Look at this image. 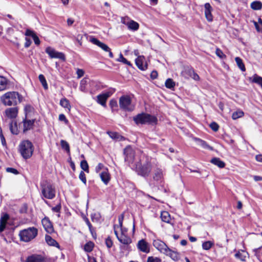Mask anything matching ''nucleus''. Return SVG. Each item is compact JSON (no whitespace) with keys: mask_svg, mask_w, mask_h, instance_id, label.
<instances>
[{"mask_svg":"<svg viewBox=\"0 0 262 262\" xmlns=\"http://www.w3.org/2000/svg\"><path fill=\"white\" fill-rule=\"evenodd\" d=\"M35 34V33L30 29H27L25 32V35L27 36H31L32 37Z\"/></svg>","mask_w":262,"mask_h":262,"instance_id":"0e129e2a","label":"nucleus"},{"mask_svg":"<svg viewBox=\"0 0 262 262\" xmlns=\"http://www.w3.org/2000/svg\"><path fill=\"white\" fill-rule=\"evenodd\" d=\"M119 103L120 107L125 111L130 112L134 109V105L132 103L131 98L128 95L122 96L119 98Z\"/></svg>","mask_w":262,"mask_h":262,"instance_id":"39448f33","label":"nucleus"},{"mask_svg":"<svg viewBox=\"0 0 262 262\" xmlns=\"http://www.w3.org/2000/svg\"><path fill=\"white\" fill-rule=\"evenodd\" d=\"M25 111L26 116L34 111V108L30 105H27L25 107Z\"/></svg>","mask_w":262,"mask_h":262,"instance_id":"8fccbe9b","label":"nucleus"},{"mask_svg":"<svg viewBox=\"0 0 262 262\" xmlns=\"http://www.w3.org/2000/svg\"><path fill=\"white\" fill-rule=\"evenodd\" d=\"M235 257L237 258V259H239L242 261H244L245 260V258H246V256L244 255L242 253H241L239 251H238V252H237L235 254Z\"/></svg>","mask_w":262,"mask_h":262,"instance_id":"6e6d98bb","label":"nucleus"},{"mask_svg":"<svg viewBox=\"0 0 262 262\" xmlns=\"http://www.w3.org/2000/svg\"><path fill=\"white\" fill-rule=\"evenodd\" d=\"M90 41L93 44L98 46L102 50H103L105 52H108L109 54V57L110 58L113 57V54L111 52V49L108 47V46L99 41L98 39L95 37H91L90 38Z\"/></svg>","mask_w":262,"mask_h":262,"instance_id":"6e6552de","label":"nucleus"},{"mask_svg":"<svg viewBox=\"0 0 262 262\" xmlns=\"http://www.w3.org/2000/svg\"><path fill=\"white\" fill-rule=\"evenodd\" d=\"M235 60L237 66L238 67V68L242 71H243V72L245 71L246 69H245V65L243 62L242 59L238 57H236L235 58Z\"/></svg>","mask_w":262,"mask_h":262,"instance_id":"72a5a7b5","label":"nucleus"},{"mask_svg":"<svg viewBox=\"0 0 262 262\" xmlns=\"http://www.w3.org/2000/svg\"><path fill=\"white\" fill-rule=\"evenodd\" d=\"M163 172L160 169H157L154 172L153 178L157 181H161L163 178Z\"/></svg>","mask_w":262,"mask_h":262,"instance_id":"c85d7f7f","label":"nucleus"},{"mask_svg":"<svg viewBox=\"0 0 262 262\" xmlns=\"http://www.w3.org/2000/svg\"><path fill=\"white\" fill-rule=\"evenodd\" d=\"M136 64L137 66L141 70H145L147 68V64L146 63L144 65L143 62V58L142 57H138L136 59Z\"/></svg>","mask_w":262,"mask_h":262,"instance_id":"a878e982","label":"nucleus"},{"mask_svg":"<svg viewBox=\"0 0 262 262\" xmlns=\"http://www.w3.org/2000/svg\"><path fill=\"white\" fill-rule=\"evenodd\" d=\"M205 8V15L206 19L208 21H212L213 20V16L211 14L212 8L210 4L208 3H206L204 5Z\"/></svg>","mask_w":262,"mask_h":262,"instance_id":"4468645a","label":"nucleus"},{"mask_svg":"<svg viewBox=\"0 0 262 262\" xmlns=\"http://www.w3.org/2000/svg\"><path fill=\"white\" fill-rule=\"evenodd\" d=\"M134 121L137 124H143L147 122V114L141 113L137 115L133 118Z\"/></svg>","mask_w":262,"mask_h":262,"instance_id":"f8f14e48","label":"nucleus"},{"mask_svg":"<svg viewBox=\"0 0 262 262\" xmlns=\"http://www.w3.org/2000/svg\"><path fill=\"white\" fill-rule=\"evenodd\" d=\"M253 251L257 257L259 258L261 254H262V247L253 249Z\"/></svg>","mask_w":262,"mask_h":262,"instance_id":"864d4df0","label":"nucleus"},{"mask_svg":"<svg viewBox=\"0 0 262 262\" xmlns=\"http://www.w3.org/2000/svg\"><path fill=\"white\" fill-rule=\"evenodd\" d=\"M107 134L113 139L116 140L118 141H123L125 140V138L124 137L120 135L119 133L117 132L108 131L107 132Z\"/></svg>","mask_w":262,"mask_h":262,"instance_id":"4be33fe9","label":"nucleus"},{"mask_svg":"<svg viewBox=\"0 0 262 262\" xmlns=\"http://www.w3.org/2000/svg\"><path fill=\"white\" fill-rule=\"evenodd\" d=\"M127 27L130 30L136 31L139 28V24L137 22L131 20L129 23Z\"/></svg>","mask_w":262,"mask_h":262,"instance_id":"c9c22d12","label":"nucleus"},{"mask_svg":"<svg viewBox=\"0 0 262 262\" xmlns=\"http://www.w3.org/2000/svg\"><path fill=\"white\" fill-rule=\"evenodd\" d=\"M112 92H107L97 96V102L101 105L105 106L106 105V101L107 99L111 96Z\"/></svg>","mask_w":262,"mask_h":262,"instance_id":"9b49d317","label":"nucleus"},{"mask_svg":"<svg viewBox=\"0 0 262 262\" xmlns=\"http://www.w3.org/2000/svg\"><path fill=\"white\" fill-rule=\"evenodd\" d=\"M79 179L84 184H86V179L84 172L83 171H81L79 175Z\"/></svg>","mask_w":262,"mask_h":262,"instance_id":"603ef678","label":"nucleus"},{"mask_svg":"<svg viewBox=\"0 0 262 262\" xmlns=\"http://www.w3.org/2000/svg\"><path fill=\"white\" fill-rule=\"evenodd\" d=\"M104 165L101 163H99L95 168V171L96 173H99L101 169L104 168Z\"/></svg>","mask_w":262,"mask_h":262,"instance_id":"e2e57ef3","label":"nucleus"},{"mask_svg":"<svg viewBox=\"0 0 262 262\" xmlns=\"http://www.w3.org/2000/svg\"><path fill=\"white\" fill-rule=\"evenodd\" d=\"M5 113L6 116L10 118H15L18 113L17 107H11L6 110Z\"/></svg>","mask_w":262,"mask_h":262,"instance_id":"6ab92c4d","label":"nucleus"},{"mask_svg":"<svg viewBox=\"0 0 262 262\" xmlns=\"http://www.w3.org/2000/svg\"><path fill=\"white\" fill-rule=\"evenodd\" d=\"M110 105L112 108V112L117 110L118 103L116 100H111L110 102Z\"/></svg>","mask_w":262,"mask_h":262,"instance_id":"de8ad7c7","label":"nucleus"},{"mask_svg":"<svg viewBox=\"0 0 262 262\" xmlns=\"http://www.w3.org/2000/svg\"><path fill=\"white\" fill-rule=\"evenodd\" d=\"M46 52L51 58H58L62 61L66 60L65 55L63 53L57 52L51 47H47L46 49Z\"/></svg>","mask_w":262,"mask_h":262,"instance_id":"423d86ee","label":"nucleus"},{"mask_svg":"<svg viewBox=\"0 0 262 262\" xmlns=\"http://www.w3.org/2000/svg\"><path fill=\"white\" fill-rule=\"evenodd\" d=\"M163 253L170 256L174 260H177L179 259L178 253L176 252L172 251L168 247L166 249Z\"/></svg>","mask_w":262,"mask_h":262,"instance_id":"412c9836","label":"nucleus"},{"mask_svg":"<svg viewBox=\"0 0 262 262\" xmlns=\"http://www.w3.org/2000/svg\"><path fill=\"white\" fill-rule=\"evenodd\" d=\"M41 223L43 226L45 230L49 233H52L54 232V228L52 223L50 221L49 219L47 217H44Z\"/></svg>","mask_w":262,"mask_h":262,"instance_id":"9d476101","label":"nucleus"},{"mask_svg":"<svg viewBox=\"0 0 262 262\" xmlns=\"http://www.w3.org/2000/svg\"><path fill=\"white\" fill-rule=\"evenodd\" d=\"M153 245L156 249L162 253H164L168 248V246L163 242L159 239L154 240L153 241Z\"/></svg>","mask_w":262,"mask_h":262,"instance_id":"ddd939ff","label":"nucleus"},{"mask_svg":"<svg viewBox=\"0 0 262 262\" xmlns=\"http://www.w3.org/2000/svg\"><path fill=\"white\" fill-rule=\"evenodd\" d=\"M210 127L214 132H217L219 128V125L216 122H213L210 123Z\"/></svg>","mask_w":262,"mask_h":262,"instance_id":"5fc2aeb1","label":"nucleus"},{"mask_svg":"<svg viewBox=\"0 0 262 262\" xmlns=\"http://www.w3.org/2000/svg\"><path fill=\"white\" fill-rule=\"evenodd\" d=\"M181 75L186 79L191 77L195 80H199L200 79L199 76L191 67H187L185 68L184 70L182 71Z\"/></svg>","mask_w":262,"mask_h":262,"instance_id":"0eeeda50","label":"nucleus"},{"mask_svg":"<svg viewBox=\"0 0 262 262\" xmlns=\"http://www.w3.org/2000/svg\"><path fill=\"white\" fill-rule=\"evenodd\" d=\"M251 7L253 10H260L262 8V3L259 1H254L251 4Z\"/></svg>","mask_w":262,"mask_h":262,"instance_id":"f704fd0d","label":"nucleus"},{"mask_svg":"<svg viewBox=\"0 0 262 262\" xmlns=\"http://www.w3.org/2000/svg\"><path fill=\"white\" fill-rule=\"evenodd\" d=\"M87 84V79L86 78L82 79L80 83L79 89L82 92H85L86 88V85Z\"/></svg>","mask_w":262,"mask_h":262,"instance_id":"a19ab883","label":"nucleus"},{"mask_svg":"<svg viewBox=\"0 0 262 262\" xmlns=\"http://www.w3.org/2000/svg\"><path fill=\"white\" fill-rule=\"evenodd\" d=\"M60 144L63 149H64L68 152H70V146L66 141L61 140L60 141Z\"/></svg>","mask_w":262,"mask_h":262,"instance_id":"a18cd8bd","label":"nucleus"},{"mask_svg":"<svg viewBox=\"0 0 262 262\" xmlns=\"http://www.w3.org/2000/svg\"><path fill=\"white\" fill-rule=\"evenodd\" d=\"M35 120H28L26 118L23 120V132L25 133L33 128Z\"/></svg>","mask_w":262,"mask_h":262,"instance_id":"f3484780","label":"nucleus"},{"mask_svg":"<svg viewBox=\"0 0 262 262\" xmlns=\"http://www.w3.org/2000/svg\"><path fill=\"white\" fill-rule=\"evenodd\" d=\"M7 85V79L5 77L0 76V91L6 90Z\"/></svg>","mask_w":262,"mask_h":262,"instance_id":"c756f323","label":"nucleus"},{"mask_svg":"<svg viewBox=\"0 0 262 262\" xmlns=\"http://www.w3.org/2000/svg\"><path fill=\"white\" fill-rule=\"evenodd\" d=\"M41 193L40 196L45 202L47 201L45 199L52 200L56 195V189L54 185L48 181H43L40 183Z\"/></svg>","mask_w":262,"mask_h":262,"instance_id":"f257e3e1","label":"nucleus"},{"mask_svg":"<svg viewBox=\"0 0 262 262\" xmlns=\"http://www.w3.org/2000/svg\"><path fill=\"white\" fill-rule=\"evenodd\" d=\"M9 128L13 134L17 135L18 134V130L16 122H13V121H11V122L9 123Z\"/></svg>","mask_w":262,"mask_h":262,"instance_id":"473e14b6","label":"nucleus"},{"mask_svg":"<svg viewBox=\"0 0 262 262\" xmlns=\"http://www.w3.org/2000/svg\"><path fill=\"white\" fill-rule=\"evenodd\" d=\"M161 259L158 257H148V262H160Z\"/></svg>","mask_w":262,"mask_h":262,"instance_id":"338daca9","label":"nucleus"},{"mask_svg":"<svg viewBox=\"0 0 262 262\" xmlns=\"http://www.w3.org/2000/svg\"><path fill=\"white\" fill-rule=\"evenodd\" d=\"M9 219L8 213L3 214L0 219V233L2 232L6 228L7 223Z\"/></svg>","mask_w":262,"mask_h":262,"instance_id":"dca6fc26","label":"nucleus"},{"mask_svg":"<svg viewBox=\"0 0 262 262\" xmlns=\"http://www.w3.org/2000/svg\"><path fill=\"white\" fill-rule=\"evenodd\" d=\"M136 169L138 173L143 177H146L147 173L146 167L142 166L141 164H138L136 165Z\"/></svg>","mask_w":262,"mask_h":262,"instance_id":"393cba45","label":"nucleus"},{"mask_svg":"<svg viewBox=\"0 0 262 262\" xmlns=\"http://www.w3.org/2000/svg\"><path fill=\"white\" fill-rule=\"evenodd\" d=\"M252 82L259 84L262 88V77L255 74L253 76Z\"/></svg>","mask_w":262,"mask_h":262,"instance_id":"79ce46f5","label":"nucleus"},{"mask_svg":"<svg viewBox=\"0 0 262 262\" xmlns=\"http://www.w3.org/2000/svg\"><path fill=\"white\" fill-rule=\"evenodd\" d=\"M113 241H112L110 236L106 238L105 244L108 248H111L113 246Z\"/></svg>","mask_w":262,"mask_h":262,"instance_id":"13d9d810","label":"nucleus"},{"mask_svg":"<svg viewBox=\"0 0 262 262\" xmlns=\"http://www.w3.org/2000/svg\"><path fill=\"white\" fill-rule=\"evenodd\" d=\"M118 241L124 245H128L132 242V239L126 234H121L118 237Z\"/></svg>","mask_w":262,"mask_h":262,"instance_id":"b1692460","label":"nucleus"},{"mask_svg":"<svg viewBox=\"0 0 262 262\" xmlns=\"http://www.w3.org/2000/svg\"><path fill=\"white\" fill-rule=\"evenodd\" d=\"M118 60L119 61L122 62L127 65L131 66L130 62L128 61L126 58H125L121 53L120 54L119 58Z\"/></svg>","mask_w":262,"mask_h":262,"instance_id":"3c124183","label":"nucleus"},{"mask_svg":"<svg viewBox=\"0 0 262 262\" xmlns=\"http://www.w3.org/2000/svg\"><path fill=\"white\" fill-rule=\"evenodd\" d=\"M76 73L77 74V78H80L83 76L84 72L83 70L78 69Z\"/></svg>","mask_w":262,"mask_h":262,"instance_id":"69168bd1","label":"nucleus"},{"mask_svg":"<svg viewBox=\"0 0 262 262\" xmlns=\"http://www.w3.org/2000/svg\"><path fill=\"white\" fill-rule=\"evenodd\" d=\"M213 245V243L211 241L204 242L202 244V248L204 250H208Z\"/></svg>","mask_w":262,"mask_h":262,"instance_id":"c03bdc74","label":"nucleus"},{"mask_svg":"<svg viewBox=\"0 0 262 262\" xmlns=\"http://www.w3.org/2000/svg\"><path fill=\"white\" fill-rule=\"evenodd\" d=\"M23 97L17 92H8L1 97V100L5 105H16L22 102Z\"/></svg>","mask_w":262,"mask_h":262,"instance_id":"f03ea898","label":"nucleus"},{"mask_svg":"<svg viewBox=\"0 0 262 262\" xmlns=\"http://www.w3.org/2000/svg\"><path fill=\"white\" fill-rule=\"evenodd\" d=\"M124 217V213H123L121 215H120L118 217V222H119V225L118 226L122 227L123 226V221Z\"/></svg>","mask_w":262,"mask_h":262,"instance_id":"052dcab7","label":"nucleus"},{"mask_svg":"<svg viewBox=\"0 0 262 262\" xmlns=\"http://www.w3.org/2000/svg\"><path fill=\"white\" fill-rule=\"evenodd\" d=\"M80 167L84 171L89 172V165L86 160H82L80 163Z\"/></svg>","mask_w":262,"mask_h":262,"instance_id":"49530a36","label":"nucleus"},{"mask_svg":"<svg viewBox=\"0 0 262 262\" xmlns=\"http://www.w3.org/2000/svg\"><path fill=\"white\" fill-rule=\"evenodd\" d=\"M158 74L157 71H152L150 75L151 79H155L157 78Z\"/></svg>","mask_w":262,"mask_h":262,"instance_id":"774afa93","label":"nucleus"},{"mask_svg":"<svg viewBox=\"0 0 262 262\" xmlns=\"http://www.w3.org/2000/svg\"><path fill=\"white\" fill-rule=\"evenodd\" d=\"M60 105L68 109L69 111L71 110V106L69 101L66 98H62L60 101Z\"/></svg>","mask_w":262,"mask_h":262,"instance_id":"7c9ffc66","label":"nucleus"},{"mask_svg":"<svg viewBox=\"0 0 262 262\" xmlns=\"http://www.w3.org/2000/svg\"><path fill=\"white\" fill-rule=\"evenodd\" d=\"M18 150L24 159H28L33 155L34 146L31 141L24 140L20 143Z\"/></svg>","mask_w":262,"mask_h":262,"instance_id":"7ed1b4c3","label":"nucleus"},{"mask_svg":"<svg viewBox=\"0 0 262 262\" xmlns=\"http://www.w3.org/2000/svg\"><path fill=\"white\" fill-rule=\"evenodd\" d=\"M137 247L140 251L147 252V244L144 239H141L138 242Z\"/></svg>","mask_w":262,"mask_h":262,"instance_id":"5701e85b","label":"nucleus"},{"mask_svg":"<svg viewBox=\"0 0 262 262\" xmlns=\"http://www.w3.org/2000/svg\"><path fill=\"white\" fill-rule=\"evenodd\" d=\"M45 239L47 243L50 246H53L56 247H59L58 243L50 235H46Z\"/></svg>","mask_w":262,"mask_h":262,"instance_id":"cd10ccee","label":"nucleus"},{"mask_svg":"<svg viewBox=\"0 0 262 262\" xmlns=\"http://www.w3.org/2000/svg\"><path fill=\"white\" fill-rule=\"evenodd\" d=\"M165 85L167 88L172 89L175 86V82L172 79L168 78L166 80Z\"/></svg>","mask_w":262,"mask_h":262,"instance_id":"4c0bfd02","label":"nucleus"},{"mask_svg":"<svg viewBox=\"0 0 262 262\" xmlns=\"http://www.w3.org/2000/svg\"><path fill=\"white\" fill-rule=\"evenodd\" d=\"M124 217V213H123L121 215H120L118 217V222H119V225L118 226L122 227L123 226V221Z\"/></svg>","mask_w":262,"mask_h":262,"instance_id":"bf43d9fd","label":"nucleus"},{"mask_svg":"<svg viewBox=\"0 0 262 262\" xmlns=\"http://www.w3.org/2000/svg\"><path fill=\"white\" fill-rule=\"evenodd\" d=\"M45 258L41 255L33 254L27 257L26 262H45Z\"/></svg>","mask_w":262,"mask_h":262,"instance_id":"2eb2a0df","label":"nucleus"},{"mask_svg":"<svg viewBox=\"0 0 262 262\" xmlns=\"http://www.w3.org/2000/svg\"><path fill=\"white\" fill-rule=\"evenodd\" d=\"M161 218L162 221L165 223H169L170 220V216L167 211H162L161 213Z\"/></svg>","mask_w":262,"mask_h":262,"instance_id":"2f4dec72","label":"nucleus"},{"mask_svg":"<svg viewBox=\"0 0 262 262\" xmlns=\"http://www.w3.org/2000/svg\"><path fill=\"white\" fill-rule=\"evenodd\" d=\"M130 19L128 17H124L121 18V23L127 26H128L129 23L130 21Z\"/></svg>","mask_w":262,"mask_h":262,"instance_id":"680f3d73","label":"nucleus"},{"mask_svg":"<svg viewBox=\"0 0 262 262\" xmlns=\"http://www.w3.org/2000/svg\"><path fill=\"white\" fill-rule=\"evenodd\" d=\"M38 79L39 81L41 83L42 86L45 90H47L48 89V84L46 81V79L42 74H40L38 76Z\"/></svg>","mask_w":262,"mask_h":262,"instance_id":"e433bc0d","label":"nucleus"},{"mask_svg":"<svg viewBox=\"0 0 262 262\" xmlns=\"http://www.w3.org/2000/svg\"><path fill=\"white\" fill-rule=\"evenodd\" d=\"M244 115V113L242 111L238 110L232 114V118L233 120H236L239 118L243 117Z\"/></svg>","mask_w":262,"mask_h":262,"instance_id":"ea45409f","label":"nucleus"},{"mask_svg":"<svg viewBox=\"0 0 262 262\" xmlns=\"http://www.w3.org/2000/svg\"><path fill=\"white\" fill-rule=\"evenodd\" d=\"M100 177L101 181L105 185H107L111 180V176L107 168L100 173Z\"/></svg>","mask_w":262,"mask_h":262,"instance_id":"a211bd4d","label":"nucleus"},{"mask_svg":"<svg viewBox=\"0 0 262 262\" xmlns=\"http://www.w3.org/2000/svg\"><path fill=\"white\" fill-rule=\"evenodd\" d=\"M157 122L158 119L156 116L148 115V124L154 125L157 123Z\"/></svg>","mask_w":262,"mask_h":262,"instance_id":"37998d69","label":"nucleus"},{"mask_svg":"<svg viewBox=\"0 0 262 262\" xmlns=\"http://www.w3.org/2000/svg\"><path fill=\"white\" fill-rule=\"evenodd\" d=\"M6 171L7 172L13 173L14 174H18L19 173L18 171L16 169L12 167L7 168Z\"/></svg>","mask_w":262,"mask_h":262,"instance_id":"4d7b16f0","label":"nucleus"},{"mask_svg":"<svg viewBox=\"0 0 262 262\" xmlns=\"http://www.w3.org/2000/svg\"><path fill=\"white\" fill-rule=\"evenodd\" d=\"M210 162L221 168H224L225 166V163L219 158H212Z\"/></svg>","mask_w":262,"mask_h":262,"instance_id":"bb28decb","label":"nucleus"},{"mask_svg":"<svg viewBox=\"0 0 262 262\" xmlns=\"http://www.w3.org/2000/svg\"><path fill=\"white\" fill-rule=\"evenodd\" d=\"M216 55L221 59H224L226 57V56L224 54L222 51L219 48H217L215 51Z\"/></svg>","mask_w":262,"mask_h":262,"instance_id":"09e8293b","label":"nucleus"},{"mask_svg":"<svg viewBox=\"0 0 262 262\" xmlns=\"http://www.w3.org/2000/svg\"><path fill=\"white\" fill-rule=\"evenodd\" d=\"M195 141L197 143V144L204 149H207L209 150H212L213 148L209 146L206 141L198 138L194 139Z\"/></svg>","mask_w":262,"mask_h":262,"instance_id":"aec40b11","label":"nucleus"},{"mask_svg":"<svg viewBox=\"0 0 262 262\" xmlns=\"http://www.w3.org/2000/svg\"><path fill=\"white\" fill-rule=\"evenodd\" d=\"M38 234V230L35 227H29L27 229L21 230L19 236L21 241L28 242L34 239Z\"/></svg>","mask_w":262,"mask_h":262,"instance_id":"20e7f679","label":"nucleus"},{"mask_svg":"<svg viewBox=\"0 0 262 262\" xmlns=\"http://www.w3.org/2000/svg\"><path fill=\"white\" fill-rule=\"evenodd\" d=\"M124 154L125 156V160L128 163H133L135 157V152L133 148L128 146L124 149Z\"/></svg>","mask_w":262,"mask_h":262,"instance_id":"1a4fd4ad","label":"nucleus"},{"mask_svg":"<svg viewBox=\"0 0 262 262\" xmlns=\"http://www.w3.org/2000/svg\"><path fill=\"white\" fill-rule=\"evenodd\" d=\"M94 248V244L92 242L86 243L84 246V250L87 252H91Z\"/></svg>","mask_w":262,"mask_h":262,"instance_id":"58836bf2","label":"nucleus"}]
</instances>
